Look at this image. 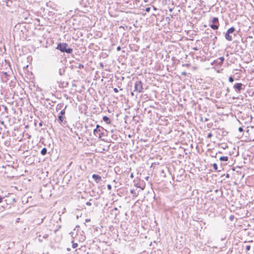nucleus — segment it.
<instances>
[{"instance_id": "nucleus-40", "label": "nucleus", "mask_w": 254, "mask_h": 254, "mask_svg": "<svg viewBox=\"0 0 254 254\" xmlns=\"http://www.w3.org/2000/svg\"><path fill=\"white\" fill-rule=\"evenodd\" d=\"M42 125H43V123H42V122H41L39 124V126L40 127H42Z\"/></svg>"}, {"instance_id": "nucleus-30", "label": "nucleus", "mask_w": 254, "mask_h": 254, "mask_svg": "<svg viewBox=\"0 0 254 254\" xmlns=\"http://www.w3.org/2000/svg\"><path fill=\"white\" fill-rule=\"evenodd\" d=\"M238 130L240 132H243L244 131L242 127H239Z\"/></svg>"}, {"instance_id": "nucleus-39", "label": "nucleus", "mask_w": 254, "mask_h": 254, "mask_svg": "<svg viewBox=\"0 0 254 254\" xmlns=\"http://www.w3.org/2000/svg\"><path fill=\"white\" fill-rule=\"evenodd\" d=\"M182 74L183 75H186L187 74V72L186 71L182 72Z\"/></svg>"}, {"instance_id": "nucleus-18", "label": "nucleus", "mask_w": 254, "mask_h": 254, "mask_svg": "<svg viewBox=\"0 0 254 254\" xmlns=\"http://www.w3.org/2000/svg\"><path fill=\"white\" fill-rule=\"evenodd\" d=\"M77 247H78V244H77V243H74V242H73V241H72V247L73 249H75V248H76Z\"/></svg>"}, {"instance_id": "nucleus-35", "label": "nucleus", "mask_w": 254, "mask_h": 254, "mask_svg": "<svg viewBox=\"0 0 254 254\" xmlns=\"http://www.w3.org/2000/svg\"><path fill=\"white\" fill-rule=\"evenodd\" d=\"M100 67H101L102 68L104 67V64L102 63H100L99 64Z\"/></svg>"}, {"instance_id": "nucleus-14", "label": "nucleus", "mask_w": 254, "mask_h": 254, "mask_svg": "<svg viewBox=\"0 0 254 254\" xmlns=\"http://www.w3.org/2000/svg\"><path fill=\"white\" fill-rule=\"evenodd\" d=\"M65 72V69L64 68H60L59 70V74L60 75H63L64 74Z\"/></svg>"}, {"instance_id": "nucleus-50", "label": "nucleus", "mask_w": 254, "mask_h": 254, "mask_svg": "<svg viewBox=\"0 0 254 254\" xmlns=\"http://www.w3.org/2000/svg\"><path fill=\"white\" fill-rule=\"evenodd\" d=\"M43 221V219H42L41 221L40 222V223H42Z\"/></svg>"}, {"instance_id": "nucleus-15", "label": "nucleus", "mask_w": 254, "mask_h": 254, "mask_svg": "<svg viewBox=\"0 0 254 254\" xmlns=\"http://www.w3.org/2000/svg\"><path fill=\"white\" fill-rule=\"evenodd\" d=\"M47 153V149L46 148H43L41 151V154L42 155H45Z\"/></svg>"}, {"instance_id": "nucleus-22", "label": "nucleus", "mask_w": 254, "mask_h": 254, "mask_svg": "<svg viewBox=\"0 0 254 254\" xmlns=\"http://www.w3.org/2000/svg\"><path fill=\"white\" fill-rule=\"evenodd\" d=\"M234 79L232 76H230L229 78V81L230 82H233L234 81Z\"/></svg>"}, {"instance_id": "nucleus-49", "label": "nucleus", "mask_w": 254, "mask_h": 254, "mask_svg": "<svg viewBox=\"0 0 254 254\" xmlns=\"http://www.w3.org/2000/svg\"><path fill=\"white\" fill-rule=\"evenodd\" d=\"M208 120V119H207V118L205 119V121H207Z\"/></svg>"}, {"instance_id": "nucleus-3", "label": "nucleus", "mask_w": 254, "mask_h": 254, "mask_svg": "<svg viewBox=\"0 0 254 254\" xmlns=\"http://www.w3.org/2000/svg\"><path fill=\"white\" fill-rule=\"evenodd\" d=\"M235 31V29L234 27H232L228 29L225 35V39L229 41H232L233 40L232 36L230 35V34L233 33Z\"/></svg>"}, {"instance_id": "nucleus-11", "label": "nucleus", "mask_w": 254, "mask_h": 254, "mask_svg": "<svg viewBox=\"0 0 254 254\" xmlns=\"http://www.w3.org/2000/svg\"><path fill=\"white\" fill-rule=\"evenodd\" d=\"M103 120L107 124H110L111 123V120L107 116H104L103 117Z\"/></svg>"}, {"instance_id": "nucleus-17", "label": "nucleus", "mask_w": 254, "mask_h": 254, "mask_svg": "<svg viewBox=\"0 0 254 254\" xmlns=\"http://www.w3.org/2000/svg\"><path fill=\"white\" fill-rule=\"evenodd\" d=\"M218 60H219L220 61L219 62V64H221L223 63L224 61V58L223 57H220L219 59H218Z\"/></svg>"}, {"instance_id": "nucleus-21", "label": "nucleus", "mask_w": 254, "mask_h": 254, "mask_svg": "<svg viewBox=\"0 0 254 254\" xmlns=\"http://www.w3.org/2000/svg\"><path fill=\"white\" fill-rule=\"evenodd\" d=\"M114 210L115 211H117V212L115 213V216H117L118 215H119V213H120V211L118 210V208H117V207H115V208H114Z\"/></svg>"}, {"instance_id": "nucleus-53", "label": "nucleus", "mask_w": 254, "mask_h": 254, "mask_svg": "<svg viewBox=\"0 0 254 254\" xmlns=\"http://www.w3.org/2000/svg\"><path fill=\"white\" fill-rule=\"evenodd\" d=\"M131 95L133 96V92H131Z\"/></svg>"}, {"instance_id": "nucleus-55", "label": "nucleus", "mask_w": 254, "mask_h": 254, "mask_svg": "<svg viewBox=\"0 0 254 254\" xmlns=\"http://www.w3.org/2000/svg\"><path fill=\"white\" fill-rule=\"evenodd\" d=\"M216 1H218V0H216Z\"/></svg>"}, {"instance_id": "nucleus-32", "label": "nucleus", "mask_w": 254, "mask_h": 254, "mask_svg": "<svg viewBox=\"0 0 254 254\" xmlns=\"http://www.w3.org/2000/svg\"><path fill=\"white\" fill-rule=\"evenodd\" d=\"M113 90L115 93H118L119 92V90L117 88H114Z\"/></svg>"}, {"instance_id": "nucleus-43", "label": "nucleus", "mask_w": 254, "mask_h": 254, "mask_svg": "<svg viewBox=\"0 0 254 254\" xmlns=\"http://www.w3.org/2000/svg\"><path fill=\"white\" fill-rule=\"evenodd\" d=\"M226 177H227V178H229V175L228 174H227L226 175Z\"/></svg>"}, {"instance_id": "nucleus-25", "label": "nucleus", "mask_w": 254, "mask_h": 254, "mask_svg": "<svg viewBox=\"0 0 254 254\" xmlns=\"http://www.w3.org/2000/svg\"><path fill=\"white\" fill-rule=\"evenodd\" d=\"M250 249H251V246L248 245V246H246V250L247 251H250Z\"/></svg>"}, {"instance_id": "nucleus-36", "label": "nucleus", "mask_w": 254, "mask_h": 254, "mask_svg": "<svg viewBox=\"0 0 254 254\" xmlns=\"http://www.w3.org/2000/svg\"><path fill=\"white\" fill-rule=\"evenodd\" d=\"M48 235L47 234H45V235H44L42 237V238H44V239H46V238L48 237Z\"/></svg>"}, {"instance_id": "nucleus-10", "label": "nucleus", "mask_w": 254, "mask_h": 254, "mask_svg": "<svg viewBox=\"0 0 254 254\" xmlns=\"http://www.w3.org/2000/svg\"><path fill=\"white\" fill-rule=\"evenodd\" d=\"M92 178L95 180L97 183H99L102 180L101 177L97 174H93Z\"/></svg>"}, {"instance_id": "nucleus-33", "label": "nucleus", "mask_w": 254, "mask_h": 254, "mask_svg": "<svg viewBox=\"0 0 254 254\" xmlns=\"http://www.w3.org/2000/svg\"><path fill=\"white\" fill-rule=\"evenodd\" d=\"M86 204L88 206H91V203L90 201H87L86 202Z\"/></svg>"}, {"instance_id": "nucleus-45", "label": "nucleus", "mask_w": 254, "mask_h": 254, "mask_svg": "<svg viewBox=\"0 0 254 254\" xmlns=\"http://www.w3.org/2000/svg\"><path fill=\"white\" fill-rule=\"evenodd\" d=\"M218 191H219V190H215V192H218Z\"/></svg>"}, {"instance_id": "nucleus-28", "label": "nucleus", "mask_w": 254, "mask_h": 254, "mask_svg": "<svg viewBox=\"0 0 254 254\" xmlns=\"http://www.w3.org/2000/svg\"><path fill=\"white\" fill-rule=\"evenodd\" d=\"M107 189H108V190H111V189H112V186H111V185H110V184H108V185H107Z\"/></svg>"}, {"instance_id": "nucleus-2", "label": "nucleus", "mask_w": 254, "mask_h": 254, "mask_svg": "<svg viewBox=\"0 0 254 254\" xmlns=\"http://www.w3.org/2000/svg\"><path fill=\"white\" fill-rule=\"evenodd\" d=\"M67 105H66L64 109H63L60 113L59 114L58 116V122L59 124H62V123H64V124L66 123V121H64V119L65 118V117L64 116L65 113V109L67 107Z\"/></svg>"}, {"instance_id": "nucleus-51", "label": "nucleus", "mask_w": 254, "mask_h": 254, "mask_svg": "<svg viewBox=\"0 0 254 254\" xmlns=\"http://www.w3.org/2000/svg\"><path fill=\"white\" fill-rule=\"evenodd\" d=\"M217 39V37L215 36L214 37V39Z\"/></svg>"}, {"instance_id": "nucleus-42", "label": "nucleus", "mask_w": 254, "mask_h": 254, "mask_svg": "<svg viewBox=\"0 0 254 254\" xmlns=\"http://www.w3.org/2000/svg\"><path fill=\"white\" fill-rule=\"evenodd\" d=\"M85 221H86V222H89L90 221V220L88 219H86Z\"/></svg>"}, {"instance_id": "nucleus-54", "label": "nucleus", "mask_w": 254, "mask_h": 254, "mask_svg": "<svg viewBox=\"0 0 254 254\" xmlns=\"http://www.w3.org/2000/svg\"><path fill=\"white\" fill-rule=\"evenodd\" d=\"M222 192H221L220 193V195H222Z\"/></svg>"}, {"instance_id": "nucleus-12", "label": "nucleus", "mask_w": 254, "mask_h": 254, "mask_svg": "<svg viewBox=\"0 0 254 254\" xmlns=\"http://www.w3.org/2000/svg\"><path fill=\"white\" fill-rule=\"evenodd\" d=\"M64 103L58 104L56 106V110L58 111L59 110H62L64 107Z\"/></svg>"}, {"instance_id": "nucleus-16", "label": "nucleus", "mask_w": 254, "mask_h": 254, "mask_svg": "<svg viewBox=\"0 0 254 254\" xmlns=\"http://www.w3.org/2000/svg\"><path fill=\"white\" fill-rule=\"evenodd\" d=\"M130 193L133 194V197H136L138 195V193H136L133 190H130Z\"/></svg>"}, {"instance_id": "nucleus-47", "label": "nucleus", "mask_w": 254, "mask_h": 254, "mask_svg": "<svg viewBox=\"0 0 254 254\" xmlns=\"http://www.w3.org/2000/svg\"><path fill=\"white\" fill-rule=\"evenodd\" d=\"M148 178H149V177H146L145 178V179H146V180H148Z\"/></svg>"}, {"instance_id": "nucleus-31", "label": "nucleus", "mask_w": 254, "mask_h": 254, "mask_svg": "<svg viewBox=\"0 0 254 254\" xmlns=\"http://www.w3.org/2000/svg\"><path fill=\"white\" fill-rule=\"evenodd\" d=\"M151 9V8L149 7H146L145 9V11L147 12H149Z\"/></svg>"}, {"instance_id": "nucleus-5", "label": "nucleus", "mask_w": 254, "mask_h": 254, "mask_svg": "<svg viewBox=\"0 0 254 254\" xmlns=\"http://www.w3.org/2000/svg\"><path fill=\"white\" fill-rule=\"evenodd\" d=\"M142 82L140 80H138L135 82L134 84V92L137 93H140L142 92Z\"/></svg>"}, {"instance_id": "nucleus-19", "label": "nucleus", "mask_w": 254, "mask_h": 254, "mask_svg": "<svg viewBox=\"0 0 254 254\" xmlns=\"http://www.w3.org/2000/svg\"><path fill=\"white\" fill-rule=\"evenodd\" d=\"M112 138L114 140V141H116L118 139V137H117V135H115V134H113L112 135Z\"/></svg>"}, {"instance_id": "nucleus-48", "label": "nucleus", "mask_w": 254, "mask_h": 254, "mask_svg": "<svg viewBox=\"0 0 254 254\" xmlns=\"http://www.w3.org/2000/svg\"><path fill=\"white\" fill-rule=\"evenodd\" d=\"M233 218V216H230V219L232 220V218Z\"/></svg>"}, {"instance_id": "nucleus-24", "label": "nucleus", "mask_w": 254, "mask_h": 254, "mask_svg": "<svg viewBox=\"0 0 254 254\" xmlns=\"http://www.w3.org/2000/svg\"><path fill=\"white\" fill-rule=\"evenodd\" d=\"M77 68H79V69H81V68H84V65L82 64H78V66H77Z\"/></svg>"}, {"instance_id": "nucleus-20", "label": "nucleus", "mask_w": 254, "mask_h": 254, "mask_svg": "<svg viewBox=\"0 0 254 254\" xmlns=\"http://www.w3.org/2000/svg\"><path fill=\"white\" fill-rule=\"evenodd\" d=\"M213 167L215 171H217V170H218V166H217V164H216V163H214V164H213Z\"/></svg>"}, {"instance_id": "nucleus-38", "label": "nucleus", "mask_w": 254, "mask_h": 254, "mask_svg": "<svg viewBox=\"0 0 254 254\" xmlns=\"http://www.w3.org/2000/svg\"><path fill=\"white\" fill-rule=\"evenodd\" d=\"M4 197H3L1 196H0V203L2 201V200L4 198Z\"/></svg>"}, {"instance_id": "nucleus-41", "label": "nucleus", "mask_w": 254, "mask_h": 254, "mask_svg": "<svg viewBox=\"0 0 254 254\" xmlns=\"http://www.w3.org/2000/svg\"><path fill=\"white\" fill-rule=\"evenodd\" d=\"M193 50L194 51H197L198 50V48L197 47H194L193 48Z\"/></svg>"}, {"instance_id": "nucleus-6", "label": "nucleus", "mask_w": 254, "mask_h": 254, "mask_svg": "<svg viewBox=\"0 0 254 254\" xmlns=\"http://www.w3.org/2000/svg\"><path fill=\"white\" fill-rule=\"evenodd\" d=\"M245 87V85L242 83H236L233 86L234 89L238 93H240L241 90H244Z\"/></svg>"}, {"instance_id": "nucleus-8", "label": "nucleus", "mask_w": 254, "mask_h": 254, "mask_svg": "<svg viewBox=\"0 0 254 254\" xmlns=\"http://www.w3.org/2000/svg\"><path fill=\"white\" fill-rule=\"evenodd\" d=\"M104 130L101 129L95 128L93 130L94 134L99 138H101L103 136H105V132L103 131Z\"/></svg>"}, {"instance_id": "nucleus-23", "label": "nucleus", "mask_w": 254, "mask_h": 254, "mask_svg": "<svg viewBox=\"0 0 254 254\" xmlns=\"http://www.w3.org/2000/svg\"><path fill=\"white\" fill-rule=\"evenodd\" d=\"M165 20H166V21H167L168 23H170V20H171V18H170V17H166L165 18Z\"/></svg>"}, {"instance_id": "nucleus-34", "label": "nucleus", "mask_w": 254, "mask_h": 254, "mask_svg": "<svg viewBox=\"0 0 254 254\" xmlns=\"http://www.w3.org/2000/svg\"><path fill=\"white\" fill-rule=\"evenodd\" d=\"M190 64H183V66H187V67H189L190 66Z\"/></svg>"}, {"instance_id": "nucleus-29", "label": "nucleus", "mask_w": 254, "mask_h": 254, "mask_svg": "<svg viewBox=\"0 0 254 254\" xmlns=\"http://www.w3.org/2000/svg\"><path fill=\"white\" fill-rule=\"evenodd\" d=\"M38 241H39V242H42V238H41V236L40 235H39V236H38Z\"/></svg>"}, {"instance_id": "nucleus-4", "label": "nucleus", "mask_w": 254, "mask_h": 254, "mask_svg": "<svg viewBox=\"0 0 254 254\" xmlns=\"http://www.w3.org/2000/svg\"><path fill=\"white\" fill-rule=\"evenodd\" d=\"M212 24L209 26L213 30H217L219 26V19L217 17H213L211 20Z\"/></svg>"}, {"instance_id": "nucleus-27", "label": "nucleus", "mask_w": 254, "mask_h": 254, "mask_svg": "<svg viewBox=\"0 0 254 254\" xmlns=\"http://www.w3.org/2000/svg\"><path fill=\"white\" fill-rule=\"evenodd\" d=\"M212 136V134L211 132H210L208 134L207 137L208 138H210Z\"/></svg>"}, {"instance_id": "nucleus-44", "label": "nucleus", "mask_w": 254, "mask_h": 254, "mask_svg": "<svg viewBox=\"0 0 254 254\" xmlns=\"http://www.w3.org/2000/svg\"><path fill=\"white\" fill-rule=\"evenodd\" d=\"M172 10H173V9H172V8H170V9H169V11H170V12L172 11Z\"/></svg>"}, {"instance_id": "nucleus-26", "label": "nucleus", "mask_w": 254, "mask_h": 254, "mask_svg": "<svg viewBox=\"0 0 254 254\" xmlns=\"http://www.w3.org/2000/svg\"><path fill=\"white\" fill-rule=\"evenodd\" d=\"M96 128L97 129H101L102 130H104V128L103 127H100L99 125H97L96 126Z\"/></svg>"}, {"instance_id": "nucleus-46", "label": "nucleus", "mask_w": 254, "mask_h": 254, "mask_svg": "<svg viewBox=\"0 0 254 254\" xmlns=\"http://www.w3.org/2000/svg\"><path fill=\"white\" fill-rule=\"evenodd\" d=\"M130 177H131V178H133V174H131V175H130Z\"/></svg>"}, {"instance_id": "nucleus-37", "label": "nucleus", "mask_w": 254, "mask_h": 254, "mask_svg": "<svg viewBox=\"0 0 254 254\" xmlns=\"http://www.w3.org/2000/svg\"><path fill=\"white\" fill-rule=\"evenodd\" d=\"M121 50V48L120 46H118L117 48V50L118 51H120V50Z\"/></svg>"}, {"instance_id": "nucleus-13", "label": "nucleus", "mask_w": 254, "mask_h": 254, "mask_svg": "<svg viewBox=\"0 0 254 254\" xmlns=\"http://www.w3.org/2000/svg\"><path fill=\"white\" fill-rule=\"evenodd\" d=\"M219 160L221 161L226 162L228 160V157L227 156H221L220 157Z\"/></svg>"}, {"instance_id": "nucleus-1", "label": "nucleus", "mask_w": 254, "mask_h": 254, "mask_svg": "<svg viewBox=\"0 0 254 254\" xmlns=\"http://www.w3.org/2000/svg\"><path fill=\"white\" fill-rule=\"evenodd\" d=\"M56 49L60 50L61 52L66 53L67 54H71L73 51L72 49L69 48L67 44L65 43H60L58 44Z\"/></svg>"}, {"instance_id": "nucleus-7", "label": "nucleus", "mask_w": 254, "mask_h": 254, "mask_svg": "<svg viewBox=\"0 0 254 254\" xmlns=\"http://www.w3.org/2000/svg\"><path fill=\"white\" fill-rule=\"evenodd\" d=\"M6 198L4 200V201L6 202L7 204L11 205L13 204L14 202H16L15 198L14 197L13 194H9L7 196H6Z\"/></svg>"}, {"instance_id": "nucleus-9", "label": "nucleus", "mask_w": 254, "mask_h": 254, "mask_svg": "<svg viewBox=\"0 0 254 254\" xmlns=\"http://www.w3.org/2000/svg\"><path fill=\"white\" fill-rule=\"evenodd\" d=\"M10 70H11V68H10ZM11 72V70L1 72V78L4 82H6L9 80V73Z\"/></svg>"}, {"instance_id": "nucleus-52", "label": "nucleus", "mask_w": 254, "mask_h": 254, "mask_svg": "<svg viewBox=\"0 0 254 254\" xmlns=\"http://www.w3.org/2000/svg\"><path fill=\"white\" fill-rule=\"evenodd\" d=\"M135 1L137 2V1H139V0H135Z\"/></svg>"}]
</instances>
